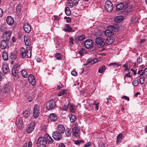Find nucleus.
<instances>
[{
  "mask_svg": "<svg viewBox=\"0 0 147 147\" xmlns=\"http://www.w3.org/2000/svg\"><path fill=\"white\" fill-rule=\"evenodd\" d=\"M9 43V42L3 40L1 42L0 48L2 49H4L6 47L8 48Z\"/></svg>",
  "mask_w": 147,
  "mask_h": 147,
  "instance_id": "9b49d317",
  "label": "nucleus"
},
{
  "mask_svg": "<svg viewBox=\"0 0 147 147\" xmlns=\"http://www.w3.org/2000/svg\"><path fill=\"white\" fill-rule=\"evenodd\" d=\"M122 98H123L125 100H127L128 101H129V98L126 96H123Z\"/></svg>",
  "mask_w": 147,
  "mask_h": 147,
  "instance_id": "e2e57ef3",
  "label": "nucleus"
},
{
  "mask_svg": "<svg viewBox=\"0 0 147 147\" xmlns=\"http://www.w3.org/2000/svg\"><path fill=\"white\" fill-rule=\"evenodd\" d=\"M105 7L106 11L109 12H111L113 9V5L110 1H107L105 3Z\"/></svg>",
  "mask_w": 147,
  "mask_h": 147,
  "instance_id": "39448f33",
  "label": "nucleus"
},
{
  "mask_svg": "<svg viewBox=\"0 0 147 147\" xmlns=\"http://www.w3.org/2000/svg\"><path fill=\"white\" fill-rule=\"evenodd\" d=\"M70 103L69 102L68 103H66L63 108V109L65 111H67L69 107V105Z\"/></svg>",
  "mask_w": 147,
  "mask_h": 147,
  "instance_id": "a19ab883",
  "label": "nucleus"
},
{
  "mask_svg": "<svg viewBox=\"0 0 147 147\" xmlns=\"http://www.w3.org/2000/svg\"><path fill=\"white\" fill-rule=\"evenodd\" d=\"M139 82L138 80H135L133 82V84L134 86H137Z\"/></svg>",
  "mask_w": 147,
  "mask_h": 147,
  "instance_id": "3c124183",
  "label": "nucleus"
},
{
  "mask_svg": "<svg viewBox=\"0 0 147 147\" xmlns=\"http://www.w3.org/2000/svg\"><path fill=\"white\" fill-rule=\"evenodd\" d=\"M3 14V11L2 9L0 8V17H2Z\"/></svg>",
  "mask_w": 147,
  "mask_h": 147,
  "instance_id": "338daca9",
  "label": "nucleus"
},
{
  "mask_svg": "<svg viewBox=\"0 0 147 147\" xmlns=\"http://www.w3.org/2000/svg\"><path fill=\"white\" fill-rule=\"evenodd\" d=\"M69 108L71 112L74 113L75 112V108L73 105L70 103V104L69 105Z\"/></svg>",
  "mask_w": 147,
  "mask_h": 147,
  "instance_id": "e433bc0d",
  "label": "nucleus"
},
{
  "mask_svg": "<svg viewBox=\"0 0 147 147\" xmlns=\"http://www.w3.org/2000/svg\"><path fill=\"white\" fill-rule=\"evenodd\" d=\"M114 41V39L113 37H108L107 38L106 43L108 45H110L113 43Z\"/></svg>",
  "mask_w": 147,
  "mask_h": 147,
  "instance_id": "4be33fe9",
  "label": "nucleus"
},
{
  "mask_svg": "<svg viewBox=\"0 0 147 147\" xmlns=\"http://www.w3.org/2000/svg\"><path fill=\"white\" fill-rule=\"evenodd\" d=\"M55 57L57 60H59L61 59V55L60 54L57 53L55 54Z\"/></svg>",
  "mask_w": 147,
  "mask_h": 147,
  "instance_id": "09e8293b",
  "label": "nucleus"
},
{
  "mask_svg": "<svg viewBox=\"0 0 147 147\" xmlns=\"http://www.w3.org/2000/svg\"><path fill=\"white\" fill-rule=\"evenodd\" d=\"M71 74L73 76H76L77 75V72L74 71H72L71 72Z\"/></svg>",
  "mask_w": 147,
  "mask_h": 147,
  "instance_id": "bf43d9fd",
  "label": "nucleus"
},
{
  "mask_svg": "<svg viewBox=\"0 0 147 147\" xmlns=\"http://www.w3.org/2000/svg\"><path fill=\"white\" fill-rule=\"evenodd\" d=\"M64 30L65 31L69 32L72 30V28L70 26L69 24H66L64 28Z\"/></svg>",
  "mask_w": 147,
  "mask_h": 147,
  "instance_id": "473e14b6",
  "label": "nucleus"
},
{
  "mask_svg": "<svg viewBox=\"0 0 147 147\" xmlns=\"http://www.w3.org/2000/svg\"><path fill=\"white\" fill-rule=\"evenodd\" d=\"M2 56L3 59L5 61H7L9 56L8 54L6 51H4L2 53Z\"/></svg>",
  "mask_w": 147,
  "mask_h": 147,
  "instance_id": "b1692460",
  "label": "nucleus"
},
{
  "mask_svg": "<svg viewBox=\"0 0 147 147\" xmlns=\"http://www.w3.org/2000/svg\"><path fill=\"white\" fill-rule=\"evenodd\" d=\"M87 61V62L89 63V64H90L91 65H92L94 64L93 59H88Z\"/></svg>",
  "mask_w": 147,
  "mask_h": 147,
  "instance_id": "8fccbe9b",
  "label": "nucleus"
},
{
  "mask_svg": "<svg viewBox=\"0 0 147 147\" xmlns=\"http://www.w3.org/2000/svg\"><path fill=\"white\" fill-rule=\"evenodd\" d=\"M99 102H98L96 101H95L93 104V105L95 106L96 108V110H98L99 109Z\"/></svg>",
  "mask_w": 147,
  "mask_h": 147,
  "instance_id": "79ce46f5",
  "label": "nucleus"
},
{
  "mask_svg": "<svg viewBox=\"0 0 147 147\" xmlns=\"http://www.w3.org/2000/svg\"><path fill=\"white\" fill-rule=\"evenodd\" d=\"M15 71V70L12 69V74L13 76L14 77H17L18 76V74L19 73L18 72L16 71Z\"/></svg>",
  "mask_w": 147,
  "mask_h": 147,
  "instance_id": "4c0bfd02",
  "label": "nucleus"
},
{
  "mask_svg": "<svg viewBox=\"0 0 147 147\" xmlns=\"http://www.w3.org/2000/svg\"><path fill=\"white\" fill-rule=\"evenodd\" d=\"M58 147H65V146L63 143H61L59 144Z\"/></svg>",
  "mask_w": 147,
  "mask_h": 147,
  "instance_id": "0e129e2a",
  "label": "nucleus"
},
{
  "mask_svg": "<svg viewBox=\"0 0 147 147\" xmlns=\"http://www.w3.org/2000/svg\"><path fill=\"white\" fill-rule=\"evenodd\" d=\"M24 39L25 44L26 45L29 46L30 45L31 43L30 40L26 36H24Z\"/></svg>",
  "mask_w": 147,
  "mask_h": 147,
  "instance_id": "2f4dec72",
  "label": "nucleus"
},
{
  "mask_svg": "<svg viewBox=\"0 0 147 147\" xmlns=\"http://www.w3.org/2000/svg\"><path fill=\"white\" fill-rule=\"evenodd\" d=\"M4 77L3 74L0 72V81H1L2 79H3Z\"/></svg>",
  "mask_w": 147,
  "mask_h": 147,
  "instance_id": "680f3d73",
  "label": "nucleus"
},
{
  "mask_svg": "<svg viewBox=\"0 0 147 147\" xmlns=\"http://www.w3.org/2000/svg\"><path fill=\"white\" fill-rule=\"evenodd\" d=\"M10 90V88L8 86H4L3 88L1 90L4 93L8 92Z\"/></svg>",
  "mask_w": 147,
  "mask_h": 147,
  "instance_id": "bb28decb",
  "label": "nucleus"
},
{
  "mask_svg": "<svg viewBox=\"0 0 147 147\" xmlns=\"http://www.w3.org/2000/svg\"><path fill=\"white\" fill-rule=\"evenodd\" d=\"M67 4L68 6L70 8L72 7L74 5L72 1L71 0H69L67 2Z\"/></svg>",
  "mask_w": 147,
  "mask_h": 147,
  "instance_id": "a18cd8bd",
  "label": "nucleus"
},
{
  "mask_svg": "<svg viewBox=\"0 0 147 147\" xmlns=\"http://www.w3.org/2000/svg\"><path fill=\"white\" fill-rule=\"evenodd\" d=\"M65 13L66 15L69 16L71 15V11L68 7H66L65 8Z\"/></svg>",
  "mask_w": 147,
  "mask_h": 147,
  "instance_id": "72a5a7b5",
  "label": "nucleus"
},
{
  "mask_svg": "<svg viewBox=\"0 0 147 147\" xmlns=\"http://www.w3.org/2000/svg\"><path fill=\"white\" fill-rule=\"evenodd\" d=\"M84 44L85 47L87 49H90V50H92L91 51L95 49V47H94L93 46L92 41V40L90 39L87 40L85 41Z\"/></svg>",
  "mask_w": 147,
  "mask_h": 147,
  "instance_id": "20e7f679",
  "label": "nucleus"
},
{
  "mask_svg": "<svg viewBox=\"0 0 147 147\" xmlns=\"http://www.w3.org/2000/svg\"><path fill=\"white\" fill-rule=\"evenodd\" d=\"M124 19V17L122 16H119L116 17L114 18V21L117 23L121 22Z\"/></svg>",
  "mask_w": 147,
  "mask_h": 147,
  "instance_id": "aec40b11",
  "label": "nucleus"
},
{
  "mask_svg": "<svg viewBox=\"0 0 147 147\" xmlns=\"http://www.w3.org/2000/svg\"><path fill=\"white\" fill-rule=\"evenodd\" d=\"M106 68V67L103 65L99 68L98 69V72L100 73H102L105 71Z\"/></svg>",
  "mask_w": 147,
  "mask_h": 147,
  "instance_id": "7c9ffc66",
  "label": "nucleus"
},
{
  "mask_svg": "<svg viewBox=\"0 0 147 147\" xmlns=\"http://www.w3.org/2000/svg\"><path fill=\"white\" fill-rule=\"evenodd\" d=\"M144 73L145 75L147 76V68H145L144 70Z\"/></svg>",
  "mask_w": 147,
  "mask_h": 147,
  "instance_id": "774afa93",
  "label": "nucleus"
},
{
  "mask_svg": "<svg viewBox=\"0 0 147 147\" xmlns=\"http://www.w3.org/2000/svg\"><path fill=\"white\" fill-rule=\"evenodd\" d=\"M79 0H74L73 4L75 6H76L78 3Z\"/></svg>",
  "mask_w": 147,
  "mask_h": 147,
  "instance_id": "4d7b16f0",
  "label": "nucleus"
},
{
  "mask_svg": "<svg viewBox=\"0 0 147 147\" xmlns=\"http://www.w3.org/2000/svg\"><path fill=\"white\" fill-rule=\"evenodd\" d=\"M16 124L17 125L18 129L22 130L23 129V126L22 124V121L21 119H17L16 121Z\"/></svg>",
  "mask_w": 147,
  "mask_h": 147,
  "instance_id": "dca6fc26",
  "label": "nucleus"
},
{
  "mask_svg": "<svg viewBox=\"0 0 147 147\" xmlns=\"http://www.w3.org/2000/svg\"><path fill=\"white\" fill-rule=\"evenodd\" d=\"M44 137L46 144H52L53 142L54 141L53 139L48 134H46Z\"/></svg>",
  "mask_w": 147,
  "mask_h": 147,
  "instance_id": "9d476101",
  "label": "nucleus"
},
{
  "mask_svg": "<svg viewBox=\"0 0 147 147\" xmlns=\"http://www.w3.org/2000/svg\"><path fill=\"white\" fill-rule=\"evenodd\" d=\"M108 29H109L112 31H113L116 32L117 30V28L113 26H109L108 27Z\"/></svg>",
  "mask_w": 147,
  "mask_h": 147,
  "instance_id": "c9c22d12",
  "label": "nucleus"
},
{
  "mask_svg": "<svg viewBox=\"0 0 147 147\" xmlns=\"http://www.w3.org/2000/svg\"><path fill=\"white\" fill-rule=\"evenodd\" d=\"M31 113L32 112L30 111L25 110L23 112V116L24 118H28L30 116Z\"/></svg>",
  "mask_w": 147,
  "mask_h": 147,
  "instance_id": "a211bd4d",
  "label": "nucleus"
},
{
  "mask_svg": "<svg viewBox=\"0 0 147 147\" xmlns=\"http://www.w3.org/2000/svg\"><path fill=\"white\" fill-rule=\"evenodd\" d=\"M145 78L144 77H141L140 78V82L141 84H143L144 83Z\"/></svg>",
  "mask_w": 147,
  "mask_h": 147,
  "instance_id": "49530a36",
  "label": "nucleus"
},
{
  "mask_svg": "<svg viewBox=\"0 0 147 147\" xmlns=\"http://www.w3.org/2000/svg\"><path fill=\"white\" fill-rule=\"evenodd\" d=\"M123 67L125 68L124 70L125 71L127 70L128 68L127 65H126L125 64L123 65Z\"/></svg>",
  "mask_w": 147,
  "mask_h": 147,
  "instance_id": "69168bd1",
  "label": "nucleus"
},
{
  "mask_svg": "<svg viewBox=\"0 0 147 147\" xmlns=\"http://www.w3.org/2000/svg\"><path fill=\"white\" fill-rule=\"evenodd\" d=\"M105 35L107 36L113 35V32L109 29L105 31Z\"/></svg>",
  "mask_w": 147,
  "mask_h": 147,
  "instance_id": "c756f323",
  "label": "nucleus"
},
{
  "mask_svg": "<svg viewBox=\"0 0 147 147\" xmlns=\"http://www.w3.org/2000/svg\"><path fill=\"white\" fill-rule=\"evenodd\" d=\"M96 45L98 47H102L105 45L103 39L101 37H98L96 39Z\"/></svg>",
  "mask_w": 147,
  "mask_h": 147,
  "instance_id": "423d86ee",
  "label": "nucleus"
},
{
  "mask_svg": "<svg viewBox=\"0 0 147 147\" xmlns=\"http://www.w3.org/2000/svg\"><path fill=\"white\" fill-rule=\"evenodd\" d=\"M28 80L29 82L32 85L34 86L35 84L36 80L33 75H30L28 77Z\"/></svg>",
  "mask_w": 147,
  "mask_h": 147,
  "instance_id": "4468645a",
  "label": "nucleus"
},
{
  "mask_svg": "<svg viewBox=\"0 0 147 147\" xmlns=\"http://www.w3.org/2000/svg\"><path fill=\"white\" fill-rule=\"evenodd\" d=\"M11 36V34L9 32H5L3 33L2 36L3 40L9 42V40Z\"/></svg>",
  "mask_w": 147,
  "mask_h": 147,
  "instance_id": "f8f14e48",
  "label": "nucleus"
},
{
  "mask_svg": "<svg viewBox=\"0 0 147 147\" xmlns=\"http://www.w3.org/2000/svg\"><path fill=\"white\" fill-rule=\"evenodd\" d=\"M85 49L84 48H82L81 50L79 52V53L81 56L84 55V52H85Z\"/></svg>",
  "mask_w": 147,
  "mask_h": 147,
  "instance_id": "de8ad7c7",
  "label": "nucleus"
},
{
  "mask_svg": "<svg viewBox=\"0 0 147 147\" xmlns=\"http://www.w3.org/2000/svg\"><path fill=\"white\" fill-rule=\"evenodd\" d=\"M35 126V123L34 122H32L27 127L26 131L28 134L31 133L34 129Z\"/></svg>",
  "mask_w": 147,
  "mask_h": 147,
  "instance_id": "0eeeda50",
  "label": "nucleus"
},
{
  "mask_svg": "<svg viewBox=\"0 0 147 147\" xmlns=\"http://www.w3.org/2000/svg\"><path fill=\"white\" fill-rule=\"evenodd\" d=\"M12 69L15 70L17 72L20 73L21 70L20 65L18 64H16L13 66Z\"/></svg>",
  "mask_w": 147,
  "mask_h": 147,
  "instance_id": "5701e85b",
  "label": "nucleus"
},
{
  "mask_svg": "<svg viewBox=\"0 0 147 147\" xmlns=\"http://www.w3.org/2000/svg\"><path fill=\"white\" fill-rule=\"evenodd\" d=\"M6 22L9 25L12 26L14 22V19L11 16H9L7 18Z\"/></svg>",
  "mask_w": 147,
  "mask_h": 147,
  "instance_id": "f3484780",
  "label": "nucleus"
},
{
  "mask_svg": "<svg viewBox=\"0 0 147 147\" xmlns=\"http://www.w3.org/2000/svg\"><path fill=\"white\" fill-rule=\"evenodd\" d=\"M57 131L61 134H63L65 132V127L62 125H59L57 127Z\"/></svg>",
  "mask_w": 147,
  "mask_h": 147,
  "instance_id": "ddd939ff",
  "label": "nucleus"
},
{
  "mask_svg": "<svg viewBox=\"0 0 147 147\" xmlns=\"http://www.w3.org/2000/svg\"><path fill=\"white\" fill-rule=\"evenodd\" d=\"M65 90H63L59 92L58 94V96H59L65 94Z\"/></svg>",
  "mask_w": 147,
  "mask_h": 147,
  "instance_id": "5fc2aeb1",
  "label": "nucleus"
},
{
  "mask_svg": "<svg viewBox=\"0 0 147 147\" xmlns=\"http://www.w3.org/2000/svg\"><path fill=\"white\" fill-rule=\"evenodd\" d=\"M83 142L82 140H78L75 141V143L76 145H79L81 143Z\"/></svg>",
  "mask_w": 147,
  "mask_h": 147,
  "instance_id": "6e6d98bb",
  "label": "nucleus"
},
{
  "mask_svg": "<svg viewBox=\"0 0 147 147\" xmlns=\"http://www.w3.org/2000/svg\"><path fill=\"white\" fill-rule=\"evenodd\" d=\"M124 7L123 3H122L117 4L116 7V9L117 11H120L123 9Z\"/></svg>",
  "mask_w": 147,
  "mask_h": 147,
  "instance_id": "393cba45",
  "label": "nucleus"
},
{
  "mask_svg": "<svg viewBox=\"0 0 147 147\" xmlns=\"http://www.w3.org/2000/svg\"><path fill=\"white\" fill-rule=\"evenodd\" d=\"M52 136L54 139L57 141L60 140L62 138V134L56 131L53 132Z\"/></svg>",
  "mask_w": 147,
  "mask_h": 147,
  "instance_id": "6e6552de",
  "label": "nucleus"
},
{
  "mask_svg": "<svg viewBox=\"0 0 147 147\" xmlns=\"http://www.w3.org/2000/svg\"><path fill=\"white\" fill-rule=\"evenodd\" d=\"M39 114L38 106L37 105H35L34 107L33 112L34 117L35 118H37L39 116Z\"/></svg>",
  "mask_w": 147,
  "mask_h": 147,
  "instance_id": "1a4fd4ad",
  "label": "nucleus"
},
{
  "mask_svg": "<svg viewBox=\"0 0 147 147\" xmlns=\"http://www.w3.org/2000/svg\"><path fill=\"white\" fill-rule=\"evenodd\" d=\"M65 131V134L66 136L69 137L71 136V130L69 129H67Z\"/></svg>",
  "mask_w": 147,
  "mask_h": 147,
  "instance_id": "f704fd0d",
  "label": "nucleus"
},
{
  "mask_svg": "<svg viewBox=\"0 0 147 147\" xmlns=\"http://www.w3.org/2000/svg\"><path fill=\"white\" fill-rule=\"evenodd\" d=\"M131 8L130 7H128L125 9V12L126 11V12H127L128 13V12H129L131 11Z\"/></svg>",
  "mask_w": 147,
  "mask_h": 147,
  "instance_id": "052dcab7",
  "label": "nucleus"
},
{
  "mask_svg": "<svg viewBox=\"0 0 147 147\" xmlns=\"http://www.w3.org/2000/svg\"><path fill=\"white\" fill-rule=\"evenodd\" d=\"M32 48L30 47H27L26 51L25 48L22 47L21 48L20 57L21 58H24L26 56L30 58L32 55Z\"/></svg>",
  "mask_w": 147,
  "mask_h": 147,
  "instance_id": "f257e3e1",
  "label": "nucleus"
},
{
  "mask_svg": "<svg viewBox=\"0 0 147 147\" xmlns=\"http://www.w3.org/2000/svg\"><path fill=\"white\" fill-rule=\"evenodd\" d=\"M137 63L139 64L142 63V59L141 57H139L137 59Z\"/></svg>",
  "mask_w": 147,
  "mask_h": 147,
  "instance_id": "864d4df0",
  "label": "nucleus"
},
{
  "mask_svg": "<svg viewBox=\"0 0 147 147\" xmlns=\"http://www.w3.org/2000/svg\"><path fill=\"white\" fill-rule=\"evenodd\" d=\"M56 108V102L54 100H51L48 101L46 104V108L49 110H52Z\"/></svg>",
  "mask_w": 147,
  "mask_h": 147,
  "instance_id": "f03ea898",
  "label": "nucleus"
},
{
  "mask_svg": "<svg viewBox=\"0 0 147 147\" xmlns=\"http://www.w3.org/2000/svg\"><path fill=\"white\" fill-rule=\"evenodd\" d=\"M109 65L111 66L112 65L115 68H117L120 65L118 63H110L109 64Z\"/></svg>",
  "mask_w": 147,
  "mask_h": 147,
  "instance_id": "c03bdc74",
  "label": "nucleus"
},
{
  "mask_svg": "<svg viewBox=\"0 0 147 147\" xmlns=\"http://www.w3.org/2000/svg\"><path fill=\"white\" fill-rule=\"evenodd\" d=\"M44 137H40L37 139L36 144L38 147H45L46 146V142Z\"/></svg>",
  "mask_w": 147,
  "mask_h": 147,
  "instance_id": "7ed1b4c3",
  "label": "nucleus"
},
{
  "mask_svg": "<svg viewBox=\"0 0 147 147\" xmlns=\"http://www.w3.org/2000/svg\"><path fill=\"white\" fill-rule=\"evenodd\" d=\"M16 9L17 13H19L21 9L20 6L18 5Z\"/></svg>",
  "mask_w": 147,
  "mask_h": 147,
  "instance_id": "603ef678",
  "label": "nucleus"
},
{
  "mask_svg": "<svg viewBox=\"0 0 147 147\" xmlns=\"http://www.w3.org/2000/svg\"><path fill=\"white\" fill-rule=\"evenodd\" d=\"M24 29L27 33H29L31 31V28L30 25L26 23H25L24 25Z\"/></svg>",
  "mask_w": 147,
  "mask_h": 147,
  "instance_id": "2eb2a0df",
  "label": "nucleus"
},
{
  "mask_svg": "<svg viewBox=\"0 0 147 147\" xmlns=\"http://www.w3.org/2000/svg\"><path fill=\"white\" fill-rule=\"evenodd\" d=\"M49 119L51 121H55L57 120V117L56 114L51 113L49 115Z\"/></svg>",
  "mask_w": 147,
  "mask_h": 147,
  "instance_id": "6ab92c4d",
  "label": "nucleus"
},
{
  "mask_svg": "<svg viewBox=\"0 0 147 147\" xmlns=\"http://www.w3.org/2000/svg\"><path fill=\"white\" fill-rule=\"evenodd\" d=\"M72 132L73 135L76 136H78V133L79 132V130L77 127H74L72 129Z\"/></svg>",
  "mask_w": 147,
  "mask_h": 147,
  "instance_id": "cd10ccee",
  "label": "nucleus"
},
{
  "mask_svg": "<svg viewBox=\"0 0 147 147\" xmlns=\"http://www.w3.org/2000/svg\"><path fill=\"white\" fill-rule=\"evenodd\" d=\"M91 143L89 142L84 146V147H89L91 146Z\"/></svg>",
  "mask_w": 147,
  "mask_h": 147,
  "instance_id": "13d9d810",
  "label": "nucleus"
},
{
  "mask_svg": "<svg viewBox=\"0 0 147 147\" xmlns=\"http://www.w3.org/2000/svg\"><path fill=\"white\" fill-rule=\"evenodd\" d=\"M85 36L84 35H82L78 36L77 38H75V41L76 42H78L79 41H81L84 39Z\"/></svg>",
  "mask_w": 147,
  "mask_h": 147,
  "instance_id": "a878e982",
  "label": "nucleus"
},
{
  "mask_svg": "<svg viewBox=\"0 0 147 147\" xmlns=\"http://www.w3.org/2000/svg\"><path fill=\"white\" fill-rule=\"evenodd\" d=\"M21 73L22 76L24 78H26L27 77V73L26 71L23 69Z\"/></svg>",
  "mask_w": 147,
  "mask_h": 147,
  "instance_id": "ea45409f",
  "label": "nucleus"
},
{
  "mask_svg": "<svg viewBox=\"0 0 147 147\" xmlns=\"http://www.w3.org/2000/svg\"><path fill=\"white\" fill-rule=\"evenodd\" d=\"M3 73L4 74H7L9 71V68L7 65L3 64Z\"/></svg>",
  "mask_w": 147,
  "mask_h": 147,
  "instance_id": "412c9836",
  "label": "nucleus"
},
{
  "mask_svg": "<svg viewBox=\"0 0 147 147\" xmlns=\"http://www.w3.org/2000/svg\"><path fill=\"white\" fill-rule=\"evenodd\" d=\"M16 56L13 53L11 52L9 56V58L10 59L12 60H14L16 58Z\"/></svg>",
  "mask_w": 147,
  "mask_h": 147,
  "instance_id": "58836bf2",
  "label": "nucleus"
},
{
  "mask_svg": "<svg viewBox=\"0 0 147 147\" xmlns=\"http://www.w3.org/2000/svg\"><path fill=\"white\" fill-rule=\"evenodd\" d=\"M123 136L122 134H119L117 137V142H120L121 139L122 138Z\"/></svg>",
  "mask_w": 147,
  "mask_h": 147,
  "instance_id": "37998d69",
  "label": "nucleus"
},
{
  "mask_svg": "<svg viewBox=\"0 0 147 147\" xmlns=\"http://www.w3.org/2000/svg\"><path fill=\"white\" fill-rule=\"evenodd\" d=\"M69 116L71 122H74L76 120V117L75 115L71 114L69 115Z\"/></svg>",
  "mask_w": 147,
  "mask_h": 147,
  "instance_id": "c85d7f7f",
  "label": "nucleus"
}]
</instances>
